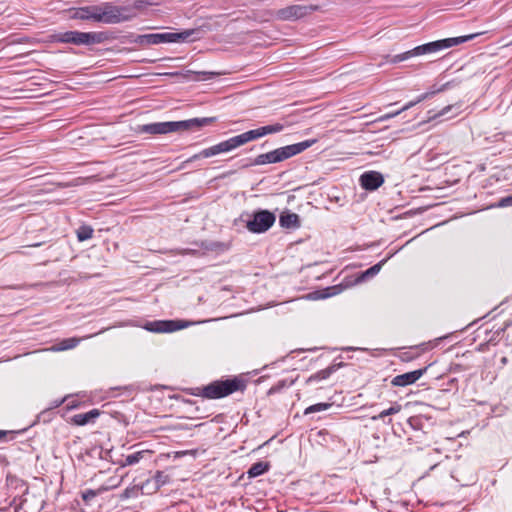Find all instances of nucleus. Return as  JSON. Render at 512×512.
<instances>
[{
    "mask_svg": "<svg viewBox=\"0 0 512 512\" xmlns=\"http://www.w3.org/2000/svg\"><path fill=\"white\" fill-rule=\"evenodd\" d=\"M284 129V126L280 123H275L272 125L262 126L254 130H250L244 132L242 134L233 136L225 141L219 142L216 145L205 148L197 154H194L192 157L188 158L181 164L180 169L185 168L187 163H190L194 160L200 158H209L220 153L230 152L246 143L261 138L267 134H273L281 132Z\"/></svg>",
    "mask_w": 512,
    "mask_h": 512,
    "instance_id": "1",
    "label": "nucleus"
},
{
    "mask_svg": "<svg viewBox=\"0 0 512 512\" xmlns=\"http://www.w3.org/2000/svg\"><path fill=\"white\" fill-rule=\"evenodd\" d=\"M214 121V118H192L183 121H167L155 122L140 125L138 127L139 133L163 135L179 131H187L193 128H199L208 125Z\"/></svg>",
    "mask_w": 512,
    "mask_h": 512,
    "instance_id": "2",
    "label": "nucleus"
},
{
    "mask_svg": "<svg viewBox=\"0 0 512 512\" xmlns=\"http://www.w3.org/2000/svg\"><path fill=\"white\" fill-rule=\"evenodd\" d=\"M316 142H317L316 139H309V140H305L303 142H299V143H295V144L277 148L273 151L258 155L250 163L243 165V167L259 166V165L282 162V161L289 159L297 154H300L301 152L310 148Z\"/></svg>",
    "mask_w": 512,
    "mask_h": 512,
    "instance_id": "3",
    "label": "nucleus"
},
{
    "mask_svg": "<svg viewBox=\"0 0 512 512\" xmlns=\"http://www.w3.org/2000/svg\"><path fill=\"white\" fill-rule=\"evenodd\" d=\"M135 17L132 8L128 6H114L110 3H104L101 6H95L94 12L87 16H81L83 20H94L105 24H117L129 21Z\"/></svg>",
    "mask_w": 512,
    "mask_h": 512,
    "instance_id": "4",
    "label": "nucleus"
},
{
    "mask_svg": "<svg viewBox=\"0 0 512 512\" xmlns=\"http://www.w3.org/2000/svg\"><path fill=\"white\" fill-rule=\"evenodd\" d=\"M475 36H476V34H471V35L446 38V39L426 43V44L417 46L414 49L404 52L402 54L396 55L393 58L392 62L397 63V62L404 61L413 56H420V55H424V54L435 53L437 51L447 49L452 46H456V45H459L466 41H469V40L473 39Z\"/></svg>",
    "mask_w": 512,
    "mask_h": 512,
    "instance_id": "5",
    "label": "nucleus"
},
{
    "mask_svg": "<svg viewBox=\"0 0 512 512\" xmlns=\"http://www.w3.org/2000/svg\"><path fill=\"white\" fill-rule=\"evenodd\" d=\"M52 40L61 43H73L76 45H89L101 43L104 39L102 33L97 32H79V31H67L52 35Z\"/></svg>",
    "mask_w": 512,
    "mask_h": 512,
    "instance_id": "6",
    "label": "nucleus"
},
{
    "mask_svg": "<svg viewBox=\"0 0 512 512\" xmlns=\"http://www.w3.org/2000/svg\"><path fill=\"white\" fill-rule=\"evenodd\" d=\"M194 33L195 30H185L179 33H156L138 35L135 42L140 45H156L167 42H185Z\"/></svg>",
    "mask_w": 512,
    "mask_h": 512,
    "instance_id": "7",
    "label": "nucleus"
},
{
    "mask_svg": "<svg viewBox=\"0 0 512 512\" xmlns=\"http://www.w3.org/2000/svg\"><path fill=\"white\" fill-rule=\"evenodd\" d=\"M243 384L237 379H228L225 381H216L203 389V395L210 399H216L228 396L229 394L242 389Z\"/></svg>",
    "mask_w": 512,
    "mask_h": 512,
    "instance_id": "8",
    "label": "nucleus"
},
{
    "mask_svg": "<svg viewBox=\"0 0 512 512\" xmlns=\"http://www.w3.org/2000/svg\"><path fill=\"white\" fill-rule=\"evenodd\" d=\"M190 325V322L183 320H156L147 322L143 328L153 333H172Z\"/></svg>",
    "mask_w": 512,
    "mask_h": 512,
    "instance_id": "9",
    "label": "nucleus"
},
{
    "mask_svg": "<svg viewBox=\"0 0 512 512\" xmlns=\"http://www.w3.org/2000/svg\"><path fill=\"white\" fill-rule=\"evenodd\" d=\"M314 5H290L275 12V17L282 21H295L315 11Z\"/></svg>",
    "mask_w": 512,
    "mask_h": 512,
    "instance_id": "10",
    "label": "nucleus"
},
{
    "mask_svg": "<svg viewBox=\"0 0 512 512\" xmlns=\"http://www.w3.org/2000/svg\"><path fill=\"white\" fill-rule=\"evenodd\" d=\"M275 215L268 210H260L254 213L253 218L247 222V229L253 233L267 231L275 222Z\"/></svg>",
    "mask_w": 512,
    "mask_h": 512,
    "instance_id": "11",
    "label": "nucleus"
},
{
    "mask_svg": "<svg viewBox=\"0 0 512 512\" xmlns=\"http://www.w3.org/2000/svg\"><path fill=\"white\" fill-rule=\"evenodd\" d=\"M359 181L362 188L373 191L384 183V178L382 174L377 171H368L360 176Z\"/></svg>",
    "mask_w": 512,
    "mask_h": 512,
    "instance_id": "12",
    "label": "nucleus"
},
{
    "mask_svg": "<svg viewBox=\"0 0 512 512\" xmlns=\"http://www.w3.org/2000/svg\"><path fill=\"white\" fill-rule=\"evenodd\" d=\"M424 371L425 370L420 369V370H415V371H411V372H408V373H404V374L398 375V376L393 378L392 384L394 386H399V387L413 384L418 379L421 378V376L424 374Z\"/></svg>",
    "mask_w": 512,
    "mask_h": 512,
    "instance_id": "13",
    "label": "nucleus"
},
{
    "mask_svg": "<svg viewBox=\"0 0 512 512\" xmlns=\"http://www.w3.org/2000/svg\"><path fill=\"white\" fill-rule=\"evenodd\" d=\"M100 415L98 409H92L87 413L75 414L70 418V423L76 426H84L93 423Z\"/></svg>",
    "mask_w": 512,
    "mask_h": 512,
    "instance_id": "14",
    "label": "nucleus"
},
{
    "mask_svg": "<svg viewBox=\"0 0 512 512\" xmlns=\"http://www.w3.org/2000/svg\"><path fill=\"white\" fill-rule=\"evenodd\" d=\"M279 223L284 228H299L300 218L296 213L285 211L281 213L279 217Z\"/></svg>",
    "mask_w": 512,
    "mask_h": 512,
    "instance_id": "15",
    "label": "nucleus"
},
{
    "mask_svg": "<svg viewBox=\"0 0 512 512\" xmlns=\"http://www.w3.org/2000/svg\"><path fill=\"white\" fill-rule=\"evenodd\" d=\"M81 341V338L72 337L67 338L60 341L58 344L51 346L50 348L45 349V351L50 352H62L70 349H74Z\"/></svg>",
    "mask_w": 512,
    "mask_h": 512,
    "instance_id": "16",
    "label": "nucleus"
},
{
    "mask_svg": "<svg viewBox=\"0 0 512 512\" xmlns=\"http://www.w3.org/2000/svg\"><path fill=\"white\" fill-rule=\"evenodd\" d=\"M75 233L78 241L83 242L92 238L94 230L89 225H81L76 229Z\"/></svg>",
    "mask_w": 512,
    "mask_h": 512,
    "instance_id": "17",
    "label": "nucleus"
},
{
    "mask_svg": "<svg viewBox=\"0 0 512 512\" xmlns=\"http://www.w3.org/2000/svg\"><path fill=\"white\" fill-rule=\"evenodd\" d=\"M269 469V464L265 462H257L253 464L250 469L248 470V476L249 477H257L264 472H266Z\"/></svg>",
    "mask_w": 512,
    "mask_h": 512,
    "instance_id": "18",
    "label": "nucleus"
},
{
    "mask_svg": "<svg viewBox=\"0 0 512 512\" xmlns=\"http://www.w3.org/2000/svg\"><path fill=\"white\" fill-rule=\"evenodd\" d=\"M188 73H192L195 75V77L193 78L194 80H206V79H211V78L219 75V73H217V72H208V71H188Z\"/></svg>",
    "mask_w": 512,
    "mask_h": 512,
    "instance_id": "19",
    "label": "nucleus"
},
{
    "mask_svg": "<svg viewBox=\"0 0 512 512\" xmlns=\"http://www.w3.org/2000/svg\"><path fill=\"white\" fill-rule=\"evenodd\" d=\"M435 92H430V93H424L422 95H420L415 101H410L408 102L406 105H404L401 109H399L402 112L412 108L413 106H415L416 104L424 101L425 99H427L428 97H430L431 95H433Z\"/></svg>",
    "mask_w": 512,
    "mask_h": 512,
    "instance_id": "20",
    "label": "nucleus"
},
{
    "mask_svg": "<svg viewBox=\"0 0 512 512\" xmlns=\"http://www.w3.org/2000/svg\"><path fill=\"white\" fill-rule=\"evenodd\" d=\"M460 108H461V105H459V104L448 105V106L444 107L441 111H439L437 114H435L433 116V118L435 119V118H438V117L445 116V115H447L452 110H456L455 115H457V114L460 113Z\"/></svg>",
    "mask_w": 512,
    "mask_h": 512,
    "instance_id": "21",
    "label": "nucleus"
},
{
    "mask_svg": "<svg viewBox=\"0 0 512 512\" xmlns=\"http://www.w3.org/2000/svg\"><path fill=\"white\" fill-rule=\"evenodd\" d=\"M400 411H401V405L395 404L392 407H390L389 409L383 410L378 416H374L372 419L373 420L380 419V418H383L388 415L399 413Z\"/></svg>",
    "mask_w": 512,
    "mask_h": 512,
    "instance_id": "22",
    "label": "nucleus"
},
{
    "mask_svg": "<svg viewBox=\"0 0 512 512\" xmlns=\"http://www.w3.org/2000/svg\"><path fill=\"white\" fill-rule=\"evenodd\" d=\"M330 406H331V404H329V403H318L315 405H311L305 409V414H311V413H315V412L324 411V410H327Z\"/></svg>",
    "mask_w": 512,
    "mask_h": 512,
    "instance_id": "23",
    "label": "nucleus"
},
{
    "mask_svg": "<svg viewBox=\"0 0 512 512\" xmlns=\"http://www.w3.org/2000/svg\"><path fill=\"white\" fill-rule=\"evenodd\" d=\"M144 451H139L134 454L128 455L125 458V462L123 463V466L125 465H132L137 463L142 457H143Z\"/></svg>",
    "mask_w": 512,
    "mask_h": 512,
    "instance_id": "24",
    "label": "nucleus"
},
{
    "mask_svg": "<svg viewBox=\"0 0 512 512\" xmlns=\"http://www.w3.org/2000/svg\"><path fill=\"white\" fill-rule=\"evenodd\" d=\"M383 263L384 262H380L379 264H376L373 267L369 268L368 270H366L364 273L361 274L359 279L363 280V279H365L368 276H373V275L377 274L380 271Z\"/></svg>",
    "mask_w": 512,
    "mask_h": 512,
    "instance_id": "25",
    "label": "nucleus"
},
{
    "mask_svg": "<svg viewBox=\"0 0 512 512\" xmlns=\"http://www.w3.org/2000/svg\"><path fill=\"white\" fill-rule=\"evenodd\" d=\"M400 113H401V111L397 110V111H394V112H390V113L384 114V115H382V116H380L378 118V121L379 122L386 121L388 119H391V118H394V117L398 116Z\"/></svg>",
    "mask_w": 512,
    "mask_h": 512,
    "instance_id": "26",
    "label": "nucleus"
},
{
    "mask_svg": "<svg viewBox=\"0 0 512 512\" xmlns=\"http://www.w3.org/2000/svg\"><path fill=\"white\" fill-rule=\"evenodd\" d=\"M499 207H508L512 206V195L501 198L498 203Z\"/></svg>",
    "mask_w": 512,
    "mask_h": 512,
    "instance_id": "27",
    "label": "nucleus"
},
{
    "mask_svg": "<svg viewBox=\"0 0 512 512\" xmlns=\"http://www.w3.org/2000/svg\"><path fill=\"white\" fill-rule=\"evenodd\" d=\"M94 9H95V6L81 8L80 11L78 12V17L81 19V16H83V15L89 16L94 12Z\"/></svg>",
    "mask_w": 512,
    "mask_h": 512,
    "instance_id": "28",
    "label": "nucleus"
},
{
    "mask_svg": "<svg viewBox=\"0 0 512 512\" xmlns=\"http://www.w3.org/2000/svg\"><path fill=\"white\" fill-rule=\"evenodd\" d=\"M96 495H97L96 491L88 490L82 494V498L84 501L87 502V501L93 499Z\"/></svg>",
    "mask_w": 512,
    "mask_h": 512,
    "instance_id": "29",
    "label": "nucleus"
},
{
    "mask_svg": "<svg viewBox=\"0 0 512 512\" xmlns=\"http://www.w3.org/2000/svg\"><path fill=\"white\" fill-rule=\"evenodd\" d=\"M143 5H144V1H142V0H137V1H135V2H134V4H133V8H135V9H140V8H142V7H143Z\"/></svg>",
    "mask_w": 512,
    "mask_h": 512,
    "instance_id": "30",
    "label": "nucleus"
},
{
    "mask_svg": "<svg viewBox=\"0 0 512 512\" xmlns=\"http://www.w3.org/2000/svg\"><path fill=\"white\" fill-rule=\"evenodd\" d=\"M92 178H93V177H89V178H85V179H84V178H78V179H76V180H75V181H76V183H75L74 185H80V184H83V183H85L86 181H88V180H90V179H92Z\"/></svg>",
    "mask_w": 512,
    "mask_h": 512,
    "instance_id": "31",
    "label": "nucleus"
},
{
    "mask_svg": "<svg viewBox=\"0 0 512 512\" xmlns=\"http://www.w3.org/2000/svg\"><path fill=\"white\" fill-rule=\"evenodd\" d=\"M330 295H331L330 293L320 294L317 298H326Z\"/></svg>",
    "mask_w": 512,
    "mask_h": 512,
    "instance_id": "32",
    "label": "nucleus"
},
{
    "mask_svg": "<svg viewBox=\"0 0 512 512\" xmlns=\"http://www.w3.org/2000/svg\"><path fill=\"white\" fill-rule=\"evenodd\" d=\"M162 476H163L162 473L158 472L157 475H156L157 481L162 480Z\"/></svg>",
    "mask_w": 512,
    "mask_h": 512,
    "instance_id": "33",
    "label": "nucleus"
}]
</instances>
